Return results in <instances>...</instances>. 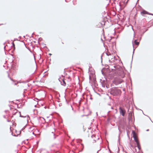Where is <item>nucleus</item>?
Instances as JSON below:
<instances>
[{
    "instance_id": "f257e3e1",
    "label": "nucleus",
    "mask_w": 153,
    "mask_h": 153,
    "mask_svg": "<svg viewBox=\"0 0 153 153\" xmlns=\"http://www.w3.org/2000/svg\"><path fill=\"white\" fill-rule=\"evenodd\" d=\"M132 134L133 137L135 141L137 143V148L138 149V150H137L135 148L136 152H138L141 149V147L140 143L138 141L137 136L135 132V131H132Z\"/></svg>"
},
{
    "instance_id": "f03ea898",
    "label": "nucleus",
    "mask_w": 153,
    "mask_h": 153,
    "mask_svg": "<svg viewBox=\"0 0 153 153\" xmlns=\"http://www.w3.org/2000/svg\"><path fill=\"white\" fill-rule=\"evenodd\" d=\"M111 94L114 96H117L120 94L121 92L120 90L117 88H114L111 89Z\"/></svg>"
},
{
    "instance_id": "7ed1b4c3",
    "label": "nucleus",
    "mask_w": 153,
    "mask_h": 153,
    "mask_svg": "<svg viewBox=\"0 0 153 153\" xmlns=\"http://www.w3.org/2000/svg\"><path fill=\"white\" fill-rule=\"evenodd\" d=\"M118 75L122 77H123L125 76V74L124 71L122 69L118 71H117Z\"/></svg>"
},
{
    "instance_id": "20e7f679",
    "label": "nucleus",
    "mask_w": 153,
    "mask_h": 153,
    "mask_svg": "<svg viewBox=\"0 0 153 153\" xmlns=\"http://www.w3.org/2000/svg\"><path fill=\"white\" fill-rule=\"evenodd\" d=\"M120 112L121 114H122L123 116H124L125 111L123 109L121 108H120Z\"/></svg>"
},
{
    "instance_id": "39448f33",
    "label": "nucleus",
    "mask_w": 153,
    "mask_h": 153,
    "mask_svg": "<svg viewBox=\"0 0 153 153\" xmlns=\"http://www.w3.org/2000/svg\"><path fill=\"white\" fill-rule=\"evenodd\" d=\"M67 79H67V77H65V78H64L62 80V81H63V85H64V86H65L66 85V80Z\"/></svg>"
},
{
    "instance_id": "423d86ee",
    "label": "nucleus",
    "mask_w": 153,
    "mask_h": 153,
    "mask_svg": "<svg viewBox=\"0 0 153 153\" xmlns=\"http://www.w3.org/2000/svg\"><path fill=\"white\" fill-rule=\"evenodd\" d=\"M141 14L142 15L144 16V14H149L145 10H143L141 12Z\"/></svg>"
},
{
    "instance_id": "0eeeda50",
    "label": "nucleus",
    "mask_w": 153,
    "mask_h": 153,
    "mask_svg": "<svg viewBox=\"0 0 153 153\" xmlns=\"http://www.w3.org/2000/svg\"><path fill=\"white\" fill-rule=\"evenodd\" d=\"M134 43L135 45L137 46H138L139 44V42H137V40H134Z\"/></svg>"
},
{
    "instance_id": "6e6552de",
    "label": "nucleus",
    "mask_w": 153,
    "mask_h": 153,
    "mask_svg": "<svg viewBox=\"0 0 153 153\" xmlns=\"http://www.w3.org/2000/svg\"><path fill=\"white\" fill-rule=\"evenodd\" d=\"M99 139V138L97 137L96 139L94 138L93 139V141H92L93 143H95L96 142V141L97 140Z\"/></svg>"
},
{
    "instance_id": "1a4fd4ad",
    "label": "nucleus",
    "mask_w": 153,
    "mask_h": 153,
    "mask_svg": "<svg viewBox=\"0 0 153 153\" xmlns=\"http://www.w3.org/2000/svg\"><path fill=\"white\" fill-rule=\"evenodd\" d=\"M67 79L66 80V82H68L71 81V79L70 78H67Z\"/></svg>"
},
{
    "instance_id": "9d476101",
    "label": "nucleus",
    "mask_w": 153,
    "mask_h": 153,
    "mask_svg": "<svg viewBox=\"0 0 153 153\" xmlns=\"http://www.w3.org/2000/svg\"><path fill=\"white\" fill-rule=\"evenodd\" d=\"M95 137V135H93L92 136V139L94 138Z\"/></svg>"
},
{
    "instance_id": "9b49d317",
    "label": "nucleus",
    "mask_w": 153,
    "mask_h": 153,
    "mask_svg": "<svg viewBox=\"0 0 153 153\" xmlns=\"http://www.w3.org/2000/svg\"><path fill=\"white\" fill-rule=\"evenodd\" d=\"M129 114L130 116L132 115V113H129Z\"/></svg>"
},
{
    "instance_id": "f8f14e48",
    "label": "nucleus",
    "mask_w": 153,
    "mask_h": 153,
    "mask_svg": "<svg viewBox=\"0 0 153 153\" xmlns=\"http://www.w3.org/2000/svg\"><path fill=\"white\" fill-rule=\"evenodd\" d=\"M13 46H14L15 45H14V44L13 42Z\"/></svg>"
},
{
    "instance_id": "ddd939ff",
    "label": "nucleus",
    "mask_w": 153,
    "mask_h": 153,
    "mask_svg": "<svg viewBox=\"0 0 153 153\" xmlns=\"http://www.w3.org/2000/svg\"><path fill=\"white\" fill-rule=\"evenodd\" d=\"M15 111H16V112H17V111L16 110H15Z\"/></svg>"
},
{
    "instance_id": "4468645a",
    "label": "nucleus",
    "mask_w": 153,
    "mask_h": 153,
    "mask_svg": "<svg viewBox=\"0 0 153 153\" xmlns=\"http://www.w3.org/2000/svg\"><path fill=\"white\" fill-rule=\"evenodd\" d=\"M9 120H10L9 121H11V120L10 119Z\"/></svg>"
}]
</instances>
